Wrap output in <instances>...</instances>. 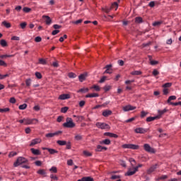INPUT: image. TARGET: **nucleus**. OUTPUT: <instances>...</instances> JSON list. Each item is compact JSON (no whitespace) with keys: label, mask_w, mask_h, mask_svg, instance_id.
<instances>
[{"label":"nucleus","mask_w":181,"mask_h":181,"mask_svg":"<svg viewBox=\"0 0 181 181\" xmlns=\"http://www.w3.org/2000/svg\"><path fill=\"white\" fill-rule=\"evenodd\" d=\"M66 121V122L62 124L64 128H74L76 127V123L73 122L71 117H67Z\"/></svg>","instance_id":"f257e3e1"},{"label":"nucleus","mask_w":181,"mask_h":181,"mask_svg":"<svg viewBox=\"0 0 181 181\" xmlns=\"http://www.w3.org/2000/svg\"><path fill=\"white\" fill-rule=\"evenodd\" d=\"M29 162V160H28L25 157H18L16 162L13 163L14 168H18V166H21V165H23V163H28Z\"/></svg>","instance_id":"f03ea898"},{"label":"nucleus","mask_w":181,"mask_h":181,"mask_svg":"<svg viewBox=\"0 0 181 181\" xmlns=\"http://www.w3.org/2000/svg\"><path fill=\"white\" fill-rule=\"evenodd\" d=\"M122 148L123 149H133L134 151H138V149H139V145L132 144H123L122 145Z\"/></svg>","instance_id":"7ed1b4c3"},{"label":"nucleus","mask_w":181,"mask_h":181,"mask_svg":"<svg viewBox=\"0 0 181 181\" xmlns=\"http://www.w3.org/2000/svg\"><path fill=\"white\" fill-rule=\"evenodd\" d=\"M95 126L97 128H99L100 129H110L111 127H110V124L104 122H97L95 124Z\"/></svg>","instance_id":"20e7f679"},{"label":"nucleus","mask_w":181,"mask_h":181,"mask_svg":"<svg viewBox=\"0 0 181 181\" xmlns=\"http://www.w3.org/2000/svg\"><path fill=\"white\" fill-rule=\"evenodd\" d=\"M144 148L146 152H148V153H156V151H155V148L151 147V146L148 144H145L144 145Z\"/></svg>","instance_id":"39448f33"},{"label":"nucleus","mask_w":181,"mask_h":181,"mask_svg":"<svg viewBox=\"0 0 181 181\" xmlns=\"http://www.w3.org/2000/svg\"><path fill=\"white\" fill-rule=\"evenodd\" d=\"M134 170L133 171H131V169H129V170L124 174V176H132L133 175H135L139 168L136 166L134 168Z\"/></svg>","instance_id":"423d86ee"},{"label":"nucleus","mask_w":181,"mask_h":181,"mask_svg":"<svg viewBox=\"0 0 181 181\" xmlns=\"http://www.w3.org/2000/svg\"><path fill=\"white\" fill-rule=\"evenodd\" d=\"M148 131H149L148 129H144L142 127L136 128L134 130L136 134H146V132H148Z\"/></svg>","instance_id":"0eeeda50"},{"label":"nucleus","mask_w":181,"mask_h":181,"mask_svg":"<svg viewBox=\"0 0 181 181\" xmlns=\"http://www.w3.org/2000/svg\"><path fill=\"white\" fill-rule=\"evenodd\" d=\"M87 77H88V74L87 72H85L78 76V80L81 83H83V81H86Z\"/></svg>","instance_id":"6e6552de"},{"label":"nucleus","mask_w":181,"mask_h":181,"mask_svg":"<svg viewBox=\"0 0 181 181\" xmlns=\"http://www.w3.org/2000/svg\"><path fill=\"white\" fill-rule=\"evenodd\" d=\"M33 121H36V122H39V120L37 119L24 118L25 125H30V124H33Z\"/></svg>","instance_id":"1a4fd4ad"},{"label":"nucleus","mask_w":181,"mask_h":181,"mask_svg":"<svg viewBox=\"0 0 181 181\" xmlns=\"http://www.w3.org/2000/svg\"><path fill=\"white\" fill-rule=\"evenodd\" d=\"M42 151H48V152H49L50 155H54V153H59V151L54 148L42 147Z\"/></svg>","instance_id":"9d476101"},{"label":"nucleus","mask_w":181,"mask_h":181,"mask_svg":"<svg viewBox=\"0 0 181 181\" xmlns=\"http://www.w3.org/2000/svg\"><path fill=\"white\" fill-rule=\"evenodd\" d=\"M158 169V164L151 165L149 169L147 170V175H151L153 172H155Z\"/></svg>","instance_id":"9b49d317"},{"label":"nucleus","mask_w":181,"mask_h":181,"mask_svg":"<svg viewBox=\"0 0 181 181\" xmlns=\"http://www.w3.org/2000/svg\"><path fill=\"white\" fill-rule=\"evenodd\" d=\"M134 110H136V107L132 106L131 105L123 107V111L124 112L132 111Z\"/></svg>","instance_id":"f8f14e48"},{"label":"nucleus","mask_w":181,"mask_h":181,"mask_svg":"<svg viewBox=\"0 0 181 181\" xmlns=\"http://www.w3.org/2000/svg\"><path fill=\"white\" fill-rule=\"evenodd\" d=\"M69 98H71V96L69 93H64L59 96V100H69Z\"/></svg>","instance_id":"ddd939ff"},{"label":"nucleus","mask_w":181,"mask_h":181,"mask_svg":"<svg viewBox=\"0 0 181 181\" xmlns=\"http://www.w3.org/2000/svg\"><path fill=\"white\" fill-rule=\"evenodd\" d=\"M40 142H42V139H33L30 144V146H35V145H37V144H40Z\"/></svg>","instance_id":"4468645a"},{"label":"nucleus","mask_w":181,"mask_h":181,"mask_svg":"<svg viewBox=\"0 0 181 181\" xmlns=\"http://www.w3.org/2000/svg\"><path fill=\"white\" fill-rule=\"evenodd\" d=\"M37 175H40L43 177H46L47 175V173H46V170L45 169H40L37 171Z\"/></svg>","instance_id":"2eb2a0df"},{"label":"nucleus","mask_w":181,"mask_h":181,"mask_svg":"<svg viewBox=\"0 0 181 181\" xmlns=\"http://www.w3.org/2000/svg\"><path fill=\"white\" fill-rule=\"evenodd\" d=\"M102 115L105 117H110V115H112V111L110 110H105L103 112Z\"/></svg>","instance_id":"dca6fc26"},{"label":"nucleus","mask_w":181,"mask_h":181,"mask_svg":"<svg viewBox=\"0 0 181 181\" xmlns=\"http://www.w3.org/2000/svg\"><path fill=\"white\" fill-rule=\"evenodd\" d=\"M30 152L33 153V155H36V156L42 155V153L39 149H35L32 148H30Z\"/></svg>","instance_id":"f3484780"},{"label":"nucleus","mask_w":181,"mask_h":181,"mask_svg":"<svg viewBox=\"0 0 181 181\" xmlns=\"http://www.w3.org/2000/svg\"><path fill=\"white\" fill-rule=\"evenodd\" d=\"M46 19L45 20V23L46 25H50L52 23V18L49 16H42V19Z\"/></svg>","instance_id":"a211bd4d"},{"label":"nucleus","mask_w":181,"mask_h":181,"mask_svg":"<svg viewBox=\"0 0 181 181\" xmlns=\"http://www.w3.org/2000/svg\"><path fill=\"white\" fill-rule=\"evenodd\" d=\"M105 136H110V138H118V134H115L111 132H105L104 133Z\"/></svg>","instance_id":"6ab92c4d"},{"label":"nucleus","mask_w":181,"mask_h":181,"mask_svg":"<svg viewBox=\"0 0 181 181\" xmlns=\"http://www.w3.org/2000/svg\"><path fill=\"white\" fill-rule=\"evenodd\" d=\"M85 97L86 98H93L95 97H100V95L98 93H88Z\"/></svg>","instance_id":"aec40b11"},{"label":"nucleus","mask_w":181,"mask_h":181,"mask_svg":"<svg viewBox=\"0 0 181 181\" xmlns=\"http://www.w3.org/2000/svg\"><path fill=\"white\" fill-rule=\"evenodd\" d=\"M100 145H111V140L110 139H105L100 141Z\"/></svg>","instance_id":"412c9836"},{"label":"nucleus","mask_w":181,"mask_h":181,"mask_svg":"<svg viewBox=\"0 0 181 181\" xmlns=\"http://www.w3.org/2000/svg\"><path fill=\"white\" fill-rule=\"evenodd\" d=\"M155 119H159V116L148 117L146 118V122H152V121H155Z\"/></svg>","instance_id":"4be33fe9"},{"label":"nucleus","mask_w":181,"mask_h":181,"mask_svg":"<svg viewBox=\"0 0 181 181\" xmlns=\"http://www.w3.org/2000/svg\"><path fill=\"white\" fill-rule=\"evenodd\" d=\"M73 117H74V118H76L75 119H76V122H83V119H84L83 116H77V115H74Z\"/></svg>","instance_id":"5701e85b"},{"label":"nucleus","mask_w":181,"mask_h":181,"mask_svg":"<svg viewBox=\"0 0 181 181\" xmlns=\"http://www.w3.org/2000/svg\"><path fill=\"white\" fill-rule=\"evenodd\" d=\"M77 181H94V178L91 177H83L81 179H79Z\"/></svg>","instance_id":"b1692460"},{"label":"nucleus","mask_w":181,"mask_h":181,"mask_svg":"<svg viewBox=\"0 0 181 181\" xmlns=\"http://www.w3.org/2000/svg\"><path fill=\"white\" fill-rule=\"evenodd\" d=\"M57 144L59 145V146H64V145H67V141L64 140H57Z\"/></svg>","instance_id":"393cba45"},{"label":"nucleus","mask_w":181,"mask_h":181,"mask_svg":"<svg viewBox=\"0 0 181 181\" xmlns=\"http://www.w3.org/2000/svg\"><path fill=\"white\" fill-rule=\"evenodd\" d=\"M158 115H157L156 117H159V119L160 118L162 117V115H163V114H165V112H168V109H164L163 110H158Z\"/></svg>","instance_id":"a878e982"},{"label":"nucleus","mask_w":181,"mask_h":181,"mask_svg":"<svg viewBox=\"0 0 181 181\" xmlns=\"http://www.w3.org/2000/svg\"><path fill=\"white\" fill-rule=\"evenodd\" d=\"M0 45L2 47H8V42L4 39H2L0 40Z\"/></svg>","instance_id":"bb28decb"},{"label":"nucleus","mask_w":181,"mask_h":181,"mask_svg":"<svg viewBox=\"0 0 181 181\" xmlns=\"http://www.w3.org/2000/svg\"><path fill=\"white\" fill-rule=\"evenodd\" d=\"M88 91H90V89L88 88H82L78 90L77 93H88Z\"/></svg>","instance_id":"cd10ccee"},{"label":"nucleus","mask_w":181,"mask_h":181,"mask_svg":"<svg viewBox=\"0 0 181 181\" xmlns=\"http://www.w3.org/2000/svg\"><path fill=\"white\" fill-rule=\"evenodd\" d=\"M135 23H144V19L142 17H136L134 19Z\"/></svg>","instance_id":"c85d7f7f"},{"label":"nucleus","mask_w":181,"mask_h":181,"mask_svg":"<svg viewBox=\"0 0 181 181\" xmlns=\"http://www.w3.org/2000/svg\"><path fill=\"white\" fill-rule=\"evenodd\" d=\"M1 25H3V26H4L5 28H7V29H9V28L12 26V25H11V23H8L6 21H3L1 23Z\"/></svg>","instance_id":"c756f323"},{"label":"nucleus","mask_w":181,"mask_h":181,"mask_svg":"<svg viewBox=\"0 0 181 181\" xmlns=\"http://www.w3.org/2000/svg\"><path fill=\"white\" fill-rule=\"evenodd\" d=\"M112 10V8H107V6H105L103 8H102V11L103 12H105V13H110V12H111V11Z\"/></svg>","instance_id":"7c9ffc66"},{"label":"nucleus","mask_w":181,"mask_h":181,"mask_svg":"<svg viewBox=\"0 0 181 181\" xmlns=\"http://www.w3.org/2000/svg\"><path fill=\"white\" fill-rule=\"evenodd\" d=\"M132 76H141L142 74V71H134L130 73Z\"/></svg>","instance_id":"2f4dec72"},{"label":"nucleus","mask_w":181,"mask_h":181,"mask_svg":"<svg viewBox=\"0 0 181 181\" xmlns=\"http://www.w3.org/2000/svg\"><path fill=\"white\" fill-rule=\"evenodd\" d=\"M13 54H2L0 55V59L4 60V59H7V57H13Z\"/></svg>","instance_id":"473e14b6"},{"label":"nucleus","mask_w":181,"mask_h":181,"mask_svg":"<svg viewBox=\"0 0 181 181\" xmlns=\"http://www.w3.org/2000/svg\"><path fill=\"white\" fill-rule=\"evenodd\" d=\"M110 8L117 11L118 9V3L117 1L114 2L113 4H112Z\"/></svg>","instance_id":"72a5a7b5"},{"label":"nucleus","mask_w":181,"mask_h":181,"mask_svg":"<svg viewBox=\"0 0 181 181\" xmlns=\"http://www.w3.org/2000/svg\"><path fill=\"white\" fill-rule=\"evenodd\" d=\"M168 175H161L160 177H158V178H156V181L159 180H165V179H168Z\"/></svg>","instance_id":"f704fd0d"},{"label":"nucleus","mask_w":181,"mask_h":181,"mask_svg":"<svg viewBox=\"0 0 181 181\" xmlns=\"http://www.w3.org/2000/svg\"><path fill=\"white\" fill-rule=\"evenodd\" d=\"M129 161L130 162L132 168H134V166H135L136 165V161L135 160V159L132 158H130L129 159Z\"/></svg>","instance_id":"c9c22d12"},{"label":"nucleus","mask_w":181,"mask_h":181,"mask_svg":"<svg viewBox=\"0 0 181 181\" xmlns=\"http://www.w3.org/2000/svg\"><path fill=\"white\" fill-rule=\"evenodd\" d=\"M176 100V96H175V95H171V96H170V97L168 98V99L167 100V103H168V104H170V103H172V102H170V101H172V100Z\"/></svg>","instance_id":"e433bc0d"},{"label":"nucleus","mask_w":181,"mask_h":181,"mask_svg":"<svg viewBox=\"0 0 181 181\" xmlns=\"http://www.w3.org/2000/svg\"><path fill=\"white\" fill-rule=\"evenodd\" d=\"M68 77H69V78H76L77 77V75H76V74L73 72H69L68 74Z\"/></svg>","instance_id":"4c0bfd02"},{"label":"nucleus","mask_w":181,"mask_h":181,"mask_svg":"<svg viewBox=\"0 0 181 181\" xmlns=\"http://www.w3.org/2000/svg\"><path fill=\"white\" fill-rule=\"evenodd\" d=\"M19 110H26L28 108V104L23 103V105H19Z\"/></svg>","instance_id":"58836bf2"},{"label":"nucleus","mask_w":181,"mask_h":181,"mask_svg":"<svg viewBox=\"0 0 181 181\" xmlns=\"http://www.w3.org/2000/svg\"><path fill=\"white\" fill-rule=\"evenodd\" d=\"M163 88H169L172 87V83H166L162 86Z\"/></svg>","instance_id":"ea45409f"},{"label":"nucleus","mask_w":181,"mask_h":181,"mask_svg":"<svg viewBox=\"0 0 181 181\" xmlns=\"http://www.w3.org/2000/svg\"><path fill=\"white\" fill-rule=\"evenodd\" d=\"M67 111H69V107L67 106L61 108V112H63L64 114H66Z\"/></svg>","instance_id":"a19ab883"},{"label":"nucleus","mask_w":181,"mask_h":181,"mask_svg":"<svg viewBox=\"0 0 181 181\" xmlns=\"http://www.w3.org/2000/svg\"><path fill=\"white\" fill-rule=\"evenodd\" d=\"M83 153L84 156H87V157L93 156V153L90 152H88V151H83Z\"/></svg>","instance_id":"79ce46f5"},{"label":"nucleus","mask_w":181,"mask_h":181,"mask_svg":"<svg viewBox=\"0 0 181 181\" xmlns=\"http://www.w3.org/2000/svg\"><path fill=\"white\" fill-rule=\"evenodd\" d=\"M23 12H25V13H29V12H30L32 11V8H29V7H24L23 8Z\"/></svg>","instance_id":"37998d69"},{"label":"nucleus","mask_w":181,"mask_h":181,"mask_svg":"<svg viewBox=\"0 0 181 181\" xmlns=\"http://www.w3.org/2000/svg\"><path fill=\"white\" fill-rule=\"evenodd\" d=\"M49 172H52V173H57V168L54 166L52 167L49 169Z\"/></svg>","instance_id":"c03bdc74"},{"label":"nucleus","mask_w":181,"mask_h":181,"mask_svg":"<svg viewBox=\"0 0 181 181\" xmlns=\"http://www.w3.org/2000/svg\"><path fill=\"white\" fill-rule=\"evenodd\" d=\"M147 114H148V112H145V111L142 110L141 112V115H140L141 118H145V117H146Z\"/></svg>","instance_id":"a18cd8bd"},{"label":"nucleus","mask_w":181,"mask_h":181,"mask_svg":"<svg viewBox=\"0 0 181 181\" xmlns=\"http://www.w3.org/2000/svg\"><path fill=\"white\" fill-rule=\"evenodd\" d=\"M103 90H104L105 93L110 91V90H111V86H107V85L103 87Z\"/></svg>","instance_id":"49530a36"},{"label":"nucleus","mask_w":181,"mask_h":181,"mask_svg":"<svg viewBox=\"0 0 181 181\" xmlns=\"http://www.w3.org/2000/svg\"><path fill=\"white\" fill-rule=\"evenodd\" d=\"M39 64H47V62H46V59L43 58L39 59Z\"/></svg>","instance_id":"de8ad7c7"},{"label":"nucleus","mask_w":181,"mask_h":181,"mask_svg":"<svg viewBox=\"0 0 181 181\" xmlns=\"http://www.w3.org/2000/svg\"><path fill=\"white\" fill-rule=\"evenodd\" d=\"M20 26H21V29H26V26H28V23L23 22V23H20Z\"/></svg>","instance_id":"09e8293b"},{"label":"nucleus","mask_w":181,"mask_h":181,"mask_svg":"<svg viewBox=\"0 0 181 181\" xmlns=\"http://www.w3.org/2000/svg\"><path fill=\"white\" fill-rule=\"evenodd\" d=\"M11 111V109L9 107H6V108H0V112H9Z\"/></svg>","instance_id":"8fccbe9b"},{"label":"nucleus","mask_w":181,"mask_h":181,"mask_svg":"<svg viewBox=\"0 0 181 181\" xmlns=\"http://www.w3.org/2000/svg\"><path fill=\"white\" fill-rule=\"evenodd\" d=\"M90 88H94L95 91H100L101 90V88H100L97 85H93Z\"/></svg>","instance_id":"3c124183"},{"label":"nucleus","mask_w":181,"mask_h":181,"mask_svg":"<svg viewBox=\"0 0 181 181\" xmlns=\"http://www.w3.org/2000/svg\"><path fill=\"white\" fill-rule=\"evenodd\" d=\"M74 139L76 141H81V139H83V136L77 134L76 136H75Z\"/></svg>","instance_id":"603ef678"},{"label":"nucleus","mask_w":181,"mask_h":181,"mask_svg":"<svg viewBox=\"0 0 181 181\" xmlns=\"http://www.w3.org/2000/svg\"><path fill=\"white\" fill-rule=\"evenodd\" d=\"M32 83V79L31 78H28L25 80V84L27 87L30 86V83Z\"/></svg>","instance_id":"864d4df0"},{"label":"nucleus","mask_w":181,"mask_h":181,"mask_svg":"<svg viewBox=\"0 0 181 181\" xmlns=\"http://www.w3.org/2000/svg\"><path fill=\"white\" fill-rule=\"evenodd\" d=\"M136 118H138V116H135L134 117H132L130 119H128L127 120L125 121V122L128 123V122H132V121H135V119H136Z\"/></svg>","instance_id":"5fc2aeb1"},{"label":"nucleus","mask_w":181,"mask_h":181,"mask_svg":"<svg viewBox=\"0 0 181 181\" xmlns=\"http://www.w3.org/2000/svg\"><path fill=\"white\" fill-rule=\"evenodd\" d=\"M163 95H168V94H169V89H168V88H164L163 90Z\"/></svg>","instance_id":"6e6d98bb"},{"label":"nucleus","mask_w":181,"mask_h":181,"mask_svg":"<svg viewBox=\"0 0 181 181\" xmlns=\"http://www.w3.org/2000/svg\"><path fill=\"white\" fill-rule=\"evenodd\" d=\"M18 155V153L11 151L8 154V158H13V156H16Z\"/></svg>","instance_id":"4d7b16f0"},{"label":"nucleus","mask_w":181,"mask_h":181,"mask_svg":"<svg viewBox=\"0 0 181 181\" xmlns=\"http://www.w3.org/2000/svg\"><path fill=\"white\" fill-rule=\"evenodd\" d=\"M35 77H37L38 80H40L43 76H42V74H40V72H35Z\"/></svg>","instance_id":"13d9d810"},{"label":"nucleus","mask_w":181,"mask_h":181,"mask_svg":"<svg viewBox=\"0 0 181 181\" xmlns=\"http://www.w3.org/2000/svg\"><path fill=\"white\" fill-rule=\"evenodd\" d=\"M162 21H156L153 23V26H160L162 25Z\"/></svg>","instance_id":"bf43d9fd"},{"label":"nucleus","mask_w":181,"mask_h":181,"mask_svg":"<svg viewBox=\"0 0 181 181\" xmlns=\"http://www.w3.org/2000/svg\"><path fill=\"white\" fill-rule=\"evenodd\" d=\"M35 42L36 43H40V42H42V37L40 36H37L35 38Z\"/></svg>","instance_id":"052dcab7"},{"label":"nucleus","mask_w":181,"mask_h":181,"mask_svg":"<svg viewBox=\"0 0 181 181\" xmlns=\"http://www.w3.org/2000/svg\"><path fill=\"white\" fill-rule=\"evenodd\" d=\"M72 23H74V25H79V23H83V19H79L76 21H73Z\"/></svg>","instance_id":"680f3d73"},{"label":"nucleus","mask_w":181,"mask_h":181,"mask_svg":"<svg viewBox=\"0 0 181 181\" xmlns=\"http://www.w3.org/2000/svg\"><path fill=\"white\" fill-rule=\"evenodd\" d=\"M110 179L112 180H115V179H121V175H112Z\"/></svg>","instance_id":"e2e57ef3"},{"label":"nucleus","mask_w":181,"mask_h":181,"mask_svg":"<svg viewBox=\"0 0 181 181\" xmlns=\"http://www.w3.org/2000/svg\"><path fill=\"white\" fill-rule=\"evenodd\" d=\"M103 74H112V69H106L104 72Z\"/></svg>","instance_id":"0e129e2a"},{"label":"nucleus","mask_w":181,"mask_h":181,"mask_svg":"<svg viewBox=\"0 0 181 181\" xmlns=\"http://www.w3.org/2000/svg\"><path fill=\"white\" fill-rule=\"evenodd\" d=\"M84 105H86V101L81 100L79 102V107H81V108H83V107H84Z\"/></svg>","instance_id":"69168bd1"},{"label":"nucleus","mask_w":181,"mask_h":181,"mask_svg":"<svg viewBox=\"0 0 181 181\" xmlns=\"http://www.w3.org/2000/svg\"><path fill=\"white\" fill-rule=\"evenodd\" d=\"M66 145V149H71V141H68Z\"/></svg>","instance_id":"338daca9"},{"label":"nucleus","mask_w":181,"mask_h":181,"mask_svg":"<svg viewBox=\"0 0 181 181\" xmlns=\"http://www.w3.org/2000/svg\"><path fill=\"white\" fill-rule=\"evenodd\" d=\"M105 80H107V76H104L100 78V80L99 81V83L101 84V83H104V81H105Z\"/></svg>","instance_id":"774afa93"}]
</instances>
